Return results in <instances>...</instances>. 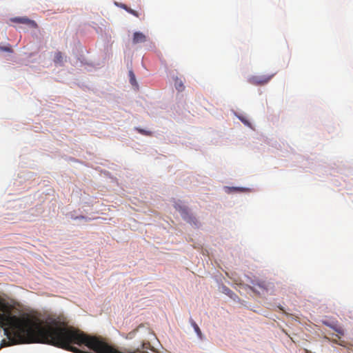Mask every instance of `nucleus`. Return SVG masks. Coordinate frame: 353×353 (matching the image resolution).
I'll list each match as a JSON object with an SVG mask.
<instances>
[{
	"mask_svg": "<svg viewBox=\"0 0 353 353\" xmlns=\"http://www.w3.org/2000/svg\"><path fill=\"white\" fill-rule=\"evenodd\" d=\"M176 210H178L181 214V216L185 219H186V215H188V210L186 208H182L181 206H178V207H175Z\"/></svg>",
	"mask_w": 353,
	"mask_h": 353,
	"instance_id": "0eeeda50",
	"label": "nucleus"
},
{
	"mask_svg": "<svg viewBox=\"0 0 353 353\" xmlns=\"http://www.w3.org/2000/svg\"><path fill=\"white\" fill-rule=\"evenodd\" d=\"M121 8H123V9H124L125 10H126V11H127V10H128V9H129V7H128V6H127L126 5H125V4H121Z\"/></svg>",
	"mask_w": 353,
	"mask_h": 353,
	"instance_id": "4468645a",
	"label": "nucleus"
},
{
	"mask_svg": "<svg viewBox=\"0 0 353 353\" xmlns=\"http://www.w3.org/2000/svg\"><path fill=\"white\" fill-rule=\"evenodd\" d=\"M54 62L57 64L62 65L63 62V57L61 52H57L54 54Z\"/></svg>",
	"mask_w": 353,
	"mask_h": 353,
	"instance_id": "423d86ee",
	"label": "nucleus"
},
{
	"mask_svg": "<svg viewBox=\"0 0 353 353\" xmlns=\"http://www.w3.org/2000/svg\"><path fill=\"white\" fill-rule=\"evenodd\" d=\"M0 50L3 51V52H12V50L10 45H8L7 46H0Z\"/></svg>",
	"mask_w": 353,
	"mask_h": 353,
	"instance_id": "f8f14e48",
	"label": "nucleus"
},
{
	"mask_svg": "<svg viewBox=\"0 0 353 353\" xmlns=\"http://www.w3.org/2000/svg\"><path fill=\"white\" fill-rule=\"evenodd\" d=\"M127 12L137 17H139V13L136 11V10H132V8H129L128 10H127Z\"/></svg>",
	"mask_w": 353,
	"mask_h": 353,
	"instance_id": "ddd939ff",
	"label": "nucleus"
},
{
	"mask_svg": "<svg viewBox=\"0 0 353 353\" xmlns=\"http://www.w3.org/2000/svg\"><path fill=\"white\" fill-rule=\"evenodd\" d=\"M75 219H87V218L84 216H79L75 217Z\"/></svg>",
	"mask_w": 353,
	"mask_h": 353,
	"instance_id": "2eb2a0df",
	"label": "nucleus"
},
{
	"mask_svg": "<svg viewBox=\"0 0 353 353\" xmlns=\"http://www.w3.org/2000/svg\"><path fill=\"white\" fill-rule=\"evenodd\" d=\"M10 20H11V21L14 22V23L26 24L32 28H37V23L34 21L30 20L27 17H14V18H12Z\"/></svg>",
	"mask_w": 353,
	"mask_h": 353,
	"instance_id": "7ed1b4c3",
	"label": "nucleus"
},
{
	"mask_svg": "<svg viewBox=\"0 0 353 353\" xmlns=\"http://www.w3.org/2000/svg\"><path fill=\"white\" fill-rule=\"evenodd\" d=\"M305 352H306V353H311V352H310V351H309V350H305Z\"/></svg>",
	"mask_w": 353,
	"mask_h": 353,
	"instance_id": "f3484780",
	"label": "nucleus"
},
{
	"mask_svg": "<svg viewBox=\"0 0 353 353\" xmlns=\"http://www.w3.org/2000/svg\"><path fill=\"white\" fill-rule=\"evenodd\" d=\"M241 121L244 123H248L247 121H245V119H241Z\"/></svg>",
	"mask_w": 353,
	"mask_h": 353,
	"instance_id": "dca6fc26",
	"label": "nucleus"
},
{
	"mask_svg": "<svg viewBox=\"0 0 353 353\" xmlns=\"http://www.w3.org/2000/svg\"><path fill=\"white\" fill-rule=\"evenodd\" d=\"M146 41V37L142 32H136L133 35V43H143Z\"/></svg>",
	"mask_w": 353,
	"mask_h": 353,
	"instance_id": "20e7f679",
	"label": "nucleus"
},
{
	"mask_svg": "<svg viewBox=\"0 0 353 353\" xmlns=\"http://www.w3.org/2000/svg\"><path fill=\"white\" fill-rule=\"evenodd\" d=\"M275 74L271 75L252 76L248 79V82L254 85H263L268 83Z\"/></svg>",
	"mask_w": 353,
	"mask_h": 353,
	"instance_id": "f03ea898",
	"label": "nucleus"
},
{
	"mask_svg": "<svg viewBox=\"0 0 353 353\" xmlns=\"http://www.w3.org/2000/svg\"><path fill=\"white\" fill-rule=\"evenodd\" d=\"M192 325L193 326V327H194L195 332H196V334L201 337V332L200 328L197 325V324L195 322L192 321Z\"/></svg>",
	"mask_w": 353,
	"mask_h": 353,
	"instance_id": "9b49d317",
	"label": "nucleus"
},
{
	"mask_svg": "<svg viewBox=\"0 0 353 353\" xmlns=\"http://www.w3.org/2000/svg\"><path fill=\"white\" fill-rule=\"evenodd\" d=\"M174 86H175L176 89L179 92H182L185 89V86L183 85V81L178 77H176L174 79Z\"/></svg>",
	"mask_w": 353,
	"mask_h": 353,
	"instance_id": "39448f33",
	"label": "nucleus"
},
{
	"mask_svg": "<svg viewBox=\"0 0 353 353\" xmlns=\"http://www.w3.org/2000/svg\"><path fill=\"white\" fill-rule=\"evenodd\" d=\"M129 75H130V81L132 85H136L137 84V81H136V79H135V76L133 73L132 71H130L129 72Z\"/></svg>",
	"mask_w": 353,
	"mask_h": 353,
	"instance_id": "1a4fd4ad",
	"label": "nucleus"
},
{
	"mask_svg": "<svg viewBox=\"0 0 353 353\" xmlns=\"http://www.w3.org/2000/svg\"><path fill=\"white\" fill-rule=\"evenodd\" d=\"M0 326L4 327L7 339H3L1 347L10 345V305L0 296Z\"/></svg>",
	"mask_w": 353,
	"mask_h": 353,
	"instance_id": "f257e3e1",
	"label": "nucleus"
},
{
	"mask_svg": "<svg viewBox=\"0 0 353 353\" xmlns=\"http://www.w3.org/2000/svg\"><path fill=\"white\" fill-rule=\"evenodd\" d=\"M252 285H254V287L258 286L261 289L265 290L266 288V285L264 281H260L256 283L252 282Z\"/></svg>",
	"mask_w": 353,
	"mask_h": 353,
	"instance_id": "9d476101",
	"label": "nucleus"
},
{
	"mask_svg": "<svg viewBox=\"0 0 353 353\" xmlns=\"http://www.w3.org/2000/svg\"><path fill=\"white\" fill-rule=\"evenodd\" d=\"M136 130L137 132H139L140 134H141L143 135H145V136H151L152 134V132H150V131H148V130H143L141 128H136Z\"/></svg>",
	"mask_w": 353,
	"mask_h": 353,
	"instance_id": "6e6552de",
	"label": "nucleus"
}]
</instances>
